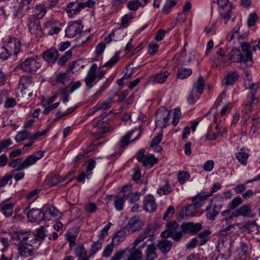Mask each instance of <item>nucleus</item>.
Wrapping results in <instances>:
<instances>
[{
    "label": "nucleus",
    "mask_w": 260,
    "mask_h": 260,
    "mask_svg": "<svg viewBox=\"0 0 260 260\" xmlns=\"http://www.w3.org/2000/svg\"><path fill=\"white\" fill-rule=\"evenodd\" d=\"M245 78V94L246 95V103L245 104V110L246 112H251L253 105H256L258 101L256 96L257 89L259 87L258 83L253 81L249 73H246Z\"/></svg>",
    "instance_id": "f257e3e1"
},
{
    "label": "nucleus",
    "mask_w": 260,
    "mask_h": 260,
    "mask_svg": "<svg viewBox=\"0 0 260 260\" xmlns=\"http://www.w3.org/2000/svg\"><path fill=\"white\" fill-rule=\"evenodd\" d=\"M179 225L175 221H172L167 223V229L161 234L162 238L171 237L173 240L179 241L182 237V230H178Z\"/></svg>",
    "instance_id": "f03ea898"
},
{
    "label": "nucleus",
    "mask_w": 260,
    "mask_h": 260,
    "mask_svg": "<svg viewBox=\"0 0 260 260\" xmlns=\"http://www.w3.org/2000/svg\"><path fill=\"white\" fill-rule=\"evenodd\" d=\"M19 88L20 92L25 98L30 97L34 89V83L31 77L29 76H23L19 81Z\"/></svg>",
    "instance_id": "7ed1b4c3"
},
{
    "label": "nucleus",
    "mask_w": 260,
    "mask_h": 260,
    "mask_svg": "<svg viewBox=\"0 0 260 260\" xmlns=\"http://www.w3.org/2000/svg\"><path fill=\"white\" fill-rule=\"evenodd\" d=\"M170 112L165 107L160 108L156 114V125L163 128L167 126L170 119Z\"/></svg>",
    "instance_id": "20e7f679"
},
{
    "label": "nucleus",
    "mask_w": 260,
    "mask_h": 260,
    "mask_svg": "<svg viewBox=\"0 0 260 260\" xmlns=\"http://www.w3.org/2000/svg\"><path fill=\"white\" fill-rule=\"evenodd\" d=\"M20 45L19 40L14 38H10L8 41L5 42L4 48L8 56L17 55L19 52Z\"/></svg>",
    "instance_id": "39448f33"
},
{
    "label": "nucleus",
    "mask_w": 260,
    "mask_h": 260,
    "mask_svg": "<svg viewBox=\"0 0 260 260\" xmlns=\"http://www.w3.org/2000/svg\"><path fill=\"white\" fill-rule=\"evenodd\" d=\"M35 245L32 243L19 242L17 246L19 255L24 257L32 256L37 248V246Z\"/></svg>",
    "instance_id": "423d86ee"
},
{
    "label": "nucleus",
    "mask_w": 260,
    "mask_h": 260,
    "mask_svg": "<svg viewBox=\"0 0 260 260\" xmlns=\"http://www.w3.org/2000/svg\"><path fill=\"white\" fill-rule=\"evenodd\" d=\"M220 16L225 20V23L231 18L232 5L229 0H216Z\"/></svg>",
    "instance_id": "0eeeda50"
},
{
    "label": "nucleus",
    "mask_w": 260,
    "mask_h": 260,
    "mask_svg": "<svg viewBox=\"0 0 260 260\" xmlns=\"http://www.w3.org/2000/svg\"><path fill=\"white\" fill-rule=\"evenodd\" d=\"M37 57L35 58H28L26 59L21 64V68L26 72L35 73L41 67L40 62L37 60Z\"/></svg>",
    "instance_id": "6e6552de"
},
{
    "label": "nucleus",
    "mask_w": 260,
    "mask_h": 260,
    "mask_svg": "<svg viewBox=\"0 0 260 260\" xmlns=\"http://www.w3.org/2000/svg\"><path fill=\"white\" fill-rule=\"evenodd\" d=\"M15 236L19 242H27L36 244L37 241V235L30 232L17 231L15 233Z\"/></svg>",
    "instance_id": "1a4fd4ad"
},
{
    "label": "nucleus",
    "mask_w": 260,
    "mask_h": 260,
    "mask_svg": "<svg viewBox=\"0 0 260 260\" xmlns=\"http://www.w3.org/2000/svg\"><path fill=\"white\" fill-rule=\"evenodd\" d=\"M45 153L44 151H39L33 154L29 155L20 164V169H24L35 164L38 160L41 159Z\"/></svg>",
    "instance_id": "9d476101"
},
{
    "label": "nucleus",
    "mask_w": 260,
    "mask_h": 260,
    "mask_svg": "<svg viewBox=\"0 0 260 260\" xmlns=\"http://www.w3.org/2000/svg\"><path fill=\"white\" fill-rule=\"evenodd\" d=\"M81 20L70 22L66 29V36L68 38H73L81 32L83 28Z\"/></svg>",
    "instance_id": "9b49d317"
},
{
    "label": "nucleus",
    "mask_w": 260,
    "mask_h": 260,
    "mask_svg": "<svg viewBox=\"0 0 260 260\" xmlns=\"http://www.w3.org/2000/svg\"><path fill=\"white\" fill-rule=\"evenodd\" d=\"M181 229H182V235L186 233L194 235L202 230V225L200 223H183L181 225Z\"/></svg>",
    "instance_id": "f8f14e48"
},
{
    "label": "nucleus",
    "mask_w": 260,
    "mask_h": 260,
    "mask_svg": "<svg viewBox=\"0 0 260 260\" xmlns=\"http://www.w3.org/2000/svg\"><path fill=\"white\" fill-rule=\"evenodd\" d=\"M143 204V209L147 212L152 213L156 210L157 208L155 198L151 195H147L145 197Z\"/></svg>",
    "instance_id": "ddd939ff"
},
{
    "label": "nucleus",
    "mask_w": 260,
    "mask_h": 260,
    "mask_svg": "<svg viewBox=\"0 0 260 260\" xmlns=\"http://www.w3.org/2000/svg\"><path fill=\"white\" fill-rule=\"evenodd\" d=\"M83 4L81 3L71 2L68 4L66 8L67 13L70 17H73L75 15L77 14L83 9Z\"/></svg>",
    "instance_id": "4468645a"
},
{
    "label": "nucleus",
    "mask_w": 260,
    "mask_h": 260,
    "mask_svg": "<svg viewBox=\"0 0 260 260\" xmlns=\"http://www.w3.org/2000/svg\"><path fill=\"white\" fill-rule=\"evenodd\" d=\"M231 244L230 241L222 240L219 241L217 249L222 256H229L231 253Z\"/></svg>",
    "instance_id": "2eb2a0df"
},
{
    "label": "nucleus",
    "mask_w": 260,
    "mask_h": 260,
    "mask_svg": "<svg viewBox=\"0 0 260 260\" xmlns=\"http://www.w3.org/2000/svg\"><path fill=\"white\" fill-rule=\"evenodd\" d=\"M44 215L40 209H32L27 213V217L31 222H39L43 219Z\"/></svg>",
    "instance_id": "dca6fc26"
},
{
    "label": "nucleus",
    "mask_w": 260,
    "mask_h": 260,
    "mask_svg": "<svg viewBox=\"0 0 260 260\" xmlns=\"http://www.w3.org/2000/svg\"><path fill=\"white\" fill-rule=\"evenodd\" d=\"M221 208V206L220 205H214L213 207H211V204L208 206L206 209L207 218L213 221L215 217L218 214Z\"/></svg>",
    "instance_id": "f3484780"
},
{
    "label": "nucleus",
    "mask_w": 260,
    "mask_h": 260,
    "mask_svg": "<svg viewBox=\"0 0 260 260\" xmlns=\"http://www.w3.org/2000/svg\"><path fill=\"white\" fill-rule=\"evenodd\" d=\"M170 75V73L167 71L160 72L151 76L150 81L152 82L162 84L166 81Z\"/></svg>",
    "instance_id": "a211bd4d"
},
{
    "label": "nucleus",
    "mask_w": 260,
    "mask_h": 260,
    "mask_svg": "<svg viewBox=\"0 0 260 260\" xmlns=\"http://www.w3.org/2000/svg\"><path fill=\"white\" fill-rule=\"evenodd\" d=\"M58 51L55 48H51L42 54L43 58L49 63L54 62L58 57Z\"/></svg>",
    "instance_id": "6ab92c4d"
},
{
    "label": "nucleus",
    "mask_w": 260,
    "mask_h": 260,
    "mask_svg": "<svg viewBox=\"0 0 260 260\" xmlns=\"http://www.w3.org/2000/svg\"><path fill=\"white\" fill-rule=\"evenodd\" d=\"M28 27L31 34L35 35L38 37H42L43 32L42 31L40 21L38 20H35L34 21H31L28 24Z\"/></svg>",
    "instance_id": "aec40b11"
},
{
    "label": "nucleus",
    "mask_w": 260,
    "mask_h": 260,
    "mask_svg": "<svg viewBox=\"0 0 260 260\" xmlns=\"http://www.w3.org/2000/svg\"><path fill=\"white\" fill-rule=\"evenodd\" d=\"M240 27H236L233 29L234 33L231 34V39H229V41H231L233 39H236L237 44H239L242 48V50L244 51V36L239 33Z\"/></svg>",
    "instance_id": "412c9836"
},
{
    "label": "nucleus",
    "mask_w": 260,
    "mask_h": 260,
    "mask_svg": "<svg viewBox=\"0 0 260 260\" xmlns=\"http://www.w3.org/2000/svg\"><path fill=\"white\" fill-rule=\"evenodd\" d=\"M142 222L137 218H132L126 225L125 229L128 232H134L138 231L141 226Z\"/></svg>",
    "instance_id": "4be33fe9"
},
{
    "label": "nucleus",
    "mask_w": 260,
    "mask_h": 260,
    "mask_svg": "<svg viewBox=\"0 0 260 260\" xmlns=\"http://www.w3.org/2000/svg\"><path fill=\"white\" fill-rule=\"evenodd\" d=\"M67 72H59L55 77V81L57 84H60L64 86H69L72 82V81L68 76Z\"/></svg>",
    "instance_id": "5701e85b"
},
{
    "label": "nucleus",
    "mask_w": 260,
    "mask_h": 260,
    "mask_svg": "<svg viewBox=\"0 0 260 260\" xmlns=\"http://www.w3.org/2000/svg\"><path fill=\"white\" fill-rule=\"evenodd\" d=\"M253 63L251 47L249 43L245 42V65L251 67Z\"/></svg>",
    "instance_id": "b1692460"
},
{
    "label": "nucleus",
    "mask_w": 260,
    "mask_h": 260,
    "mask_svg": "<svg viewBox=\"0 0 260 260\" xmlns=\"http://www.w3.org/2000/svg\"><path fill=\"white\" fill-rule=\"evenodd\" d=\"M172 245L171 241L162 240L158 242L157 247L162 253H166L170 250Z\"/></svg>",
    "instance_id": "393cba45"
},
{
    "label": "nucleus",
    "mask_w": 260,
    "mask_h": 260,
    "mask_svg": "<svg viewBox=\"0 0 260 260\" xmlns=\"http://www.w3.org/2000/svg\"><path fill=\"white\" fill-rule=\"evenodd\" d=\"M230 59L235 62H241L243 60V55L239 49L234 48L230 54Z\"/></svg>",
    "instance_id": "a878e982"
},
{
    "label": "nucleus",
    "mask_w": 260,
    "mask_h": 260,
    "mask_svg": "<svg viewBox=\"0 0 260 260\" xmlns=\"http://www.w3.org/2000/svg\"><path fill=\"white\" fill-rule=\"evenodd\" d=\"M46 13V8L44 5L36 6L33 12V15L37 20L42 18Z\"/></svg>",
    "instance_id": "bb28decb"
},
{
    "label": "nucleus",
    "mask_w": 260,
    "mask_h": 260,
    "mask_svg": "<svg viewBox=\"0 0 260 260\" xmlns=\"http://www.w3.org/2000/svg\"><path fill=\"white\" fill-rule=\"evenodd\" d=\"M79 33V36L76 39V41L79 45H82L90 39V29H87L82 32L81 31Z\"/></svg>",
    "instance_id": "cd10ccee"
},
{
    "label": "nucleus",
    "mask_w": 260,
    "mask_h": 260,
    "mask_svg": "<svg viewBox=\"0 0 260 260\" xmlns=\"http://www.w3.org/2000/svg\"><path fill=\"white\" fill-rule=\"evenodd\" d=\"M156 247L154 244L149 245L146 250V258L148 260H154L157 257Z\"/></svg>",
    "instance_id": "c85d7f7f"
},
{
    "label": "nucleus",
    "mask_w": 260,
    "mask_h": 260,
    "mask_svg": "<svg viewBox=\"0 0 260 260\" xmlns=\"http://www.w3.org/2000/svg\"><path fill=\"white\" fill-rule=\"evenodd\" d=\"M68 176H66L63 178H60L59 175H55L49 181L48 184L50 186L58 185L61 186L64 184L63 182L66 181L68 179Z\"/></svg>",
    "instance_id": "c756f323"
},
{
    "label": "nucleus",
    "mask_w": 260,
    "mask_h": 260,
    "mask_svg": "<svg viewBox=\"0 0 260 260\" xmlns=\"http://www.w3.org/2000/svg\"><path fill=\"white\" fill-rule=\"evenodd\" d=\"M258 232V228L255 220L247 222L245 224V233L248 234H256Z\"/></svg>",
    "instance_id": "7c9ffc66"
},
{
    "label": "nucleus",
    "mask_w": 260,
    "mask_h": 260,
    "mask_svg": "<svg viewBox=\"0 0 260 260\" xmlns=\"http://www.w3.org/2000/svg\"><path fill=\"white\" fill-rule=\"evenodd\" d=\"M127 251L129 254L128 260H136L142 257V253L141 250L139 249H136L135 246L131 249L127 250Z\"/></svg>",
    "instance_id": "2f4dec72"
},
{
    "label": "nucleus",
    "mask_w": 260,
    "mask_h": 260,
    "mask_svg": "<svg viewBox=\"0 0 260 260\" xmlns=\"http://www.w3.org/2000/svg\"><path fill=\"white\" fill-rule=\"evenodd\" d=\"M15 139L17 142H21L26 139L31 140V134L26 131L20 132L17 134Z\"/></svg>",
    "instance_id": "473e14b6"
},
{
    "label": "nucleus",
    "mask_w": 260,
    "mask_h": 260,
    "mask_svg": "<svg viewBox=\"0 0 260 260\" xmlns=\"http://www.w3.org/2000/svg\"><path fill=\"white\" fill-rule=\"evenodd\" d=\"M114 103V101L111 98H109L105 101L98 103L96 104V108L99 110H105L110 108Z\"/></svg>",
    "instance_id": "72a5a7b5"
},
{
    "label": "nucleus",
    "mask_w": 260,
    "mask_h": 260,
    "mask_svg": "<svg viewBox=\"0 0 260 260\" xmlns=\"http://www.w3.org/2000/svg\"><path fill=\"white\" fill-rule=\"evenodd\" d=\"M157 158L153 155H146L143 161L142 162L145 167H151L157 162Z\"/></svg>",
    "instance_id": "f704fd0d"
},
{
    "label": "nucleus",
    "mask_w": 260,
    "mask_h": 260,
    "mask_svg": "<svg viewBox=\"0 0 260 260\" xmlns=\"http://www.w3.org/2000/svg\"><path fill=\"white\" fill-rule=\"evenodd\" d=\"M238 75L236 72H233L227 75L225 79L224 84L226 86L231 85L233 84L237 80Z\"/></svg>",
    "instance_id": "c9c22d12"
},
{
    "label": "nucleus",
    "mask_w": 260,
    "mask_h": 260,
    "mask_svg": "<svg viewBox=\"0 0 260 260\" xmlns=\"http://www.w3.org/2000/svg\"><path fill=\"white\" fill-rule=\"evenodd\" d=\"M172 191V189L168 182H166L164 185H161L159 189L157 191V193L160 196L164 194H169Z\"/></svg>",
    "instance_id": "e433bc0d"
},
{
    "label": "nucleus",
    "mask_w": 260,
    "mask_h": 260,
    "mask_svg": "<svg viewBox=\"0 0 260 260\" xmlns=\"http://www.w3.org/2000/svg\"><path fill=\"white\" fill-rule=\"evenodd\" d=\"M192 73L190 69L180 68L178 71L177 77L180 79H184L189 77Z\"/></svg>",
    "instance_id": "4c0bfd02"
},
{
    "label": "nucleus",
    "mask_w": 260,
    "mask_h": 260,
    "mask_svg": "<svg viewBox=\"0 0 260 260\" xmlns=\"http://www.w3.org/2000/svg\"><path fill=\"white\" fill-rule=\"evenodd\" d=\"M23 169H20V165H19L18 168L16 169H14L12 171V174H10V175H12V177H13L15 180L17 181L22 179L25 175L24 172L22 171Z\"/></svg>",
    "instance_id": "58836bf2"
},
{
    "label": "nucleus",
    "mask_w": 260,
    "mask_h": 260,
    "mask_svg": "<svg viewBox=\"0 0 260 260\" xmlns=\"http://www.w3.org/2000/svg\"><path fill=\"white\" fill-rule=\"evenodd\" d=\"M1 212L7 217L11 216L13 212V204H7L4 205L1 209Z\"/></svg>",
    "instance_id": "ea45409f"
},
{
    "label": "nucleus",
    "mask_w": 260,
    "mask_h": 260,
    "mask_svg": "<svg viewBox=\"0 0 260 260\" xmlns=\"http://www.w3.org/2000/svg\"><path fill=\"white\" fill-rule=\"evenodd\" d=\"M72 55V51L69 50L64 53L57 61V63L59 66H64Z\"/></svg>",
    "instance_id": "a19ab883"
},
{
    "label": "nucleus",
    "mask_w": 260,
    "mask_h": 260,
    "mask_svg": "<svg viewBox=\"0 0 260 260\" xmlns=\"http://www.w3.org/2000/svg\"><path fill=\"white\" fill-rule=\"evenodd\" d=\"M98 74H93L87 73V76L85 79L86 85L89 88H91L93 86V82L98 78Z\"/></svg>",
    "instance_id": "79ce46f5"
},
{
    "label": "nucleus",
    "mask_w": 260,
    "mask_h": 260,
    "mask_svg": "<svg viewBox=\"0 0 260 260\" xmlns=\"http://www.w3.org/2000/svg\"><path fill=\"white\" fill-rule=\"evenodd\" d=\"M175 209L174 206L170 205L164 213L163 219L166 221H169L172 218Z\"/></svg>",
    "instance_id": "37998d69"
},
{
    "label": "nucleus",
    "mask_w": 260,
    "mask_h": 260,
    "mask_svg": "<svg viewBox=\"0 0 260 260\" xmlns=\"http://www.w3.org/2000/svg\"><path fill=\"white\" fill-rule=\"evenodd\" d=\"M258 19V16L255 12L250 13L247 18V24L250 27L255 25V22Z\"/></svg>",
    "instance_id": "c03bdc74"
},
{
    "label": "nucleus",
    "mask_w": 260,
    "mask_h": 260,
    "mask_svg": "<svg viewBox=\"0 0 260 260\" xmlns=\"http://www.w3.org/2000/svg\"><path fill=\"white\" fill-rule=\"evenodd\" d=\"M176 1L174 0H167L165 5L162 9V12L164 13H168L170 10L176 4Z\"/></svg>",
    "instance_id": "a18cd8bd"
},
{
    "label": "nucleus",
    "mask_w": 260,
    "mask_h": 260,
    "mask_svg": "<svg viewBox=\"0 0 260 260\" xmlns=\"http://www.w3.org/2000/svg\"><path fill=\"white\" fill-rule=\"evenodd\" d=\"M41 189L36 188L31 191L27 193L25 195V198L27 200H35L37 198L38 194L40 192Z\"/></svg>",
    "instance_id": "49530a36"
},
{
    "label": "nucleus",
    "mask_w": 260,
    "mask_h": 260,
    "mask_svg": "<svg viewBox=\"0 0 260 260\" xmlns=\"http://www.w3.org/2000/svg\"><path fill=\"white\" fill-rule=\"evenodd\" d=\"M205 86V80L204 78L202 76H200L198 78L197 84L196 85V88L197 90V91L201 94L203 93L204 89Z\"/></svg>",
    "instance_id": "de8ad7c7"
},
{
    "label": "nucleus",
    "mask_w": 260,
    "mask_h": 260,
    "mask_svg": "<svg viewBox=\"0 0 260 260\" xmlns=\"http://www.w3.org/2000/svg\"><path fill=\"white\" fill-rule=\"evenodd\" d=\"M124 198L119 196H116L114 201V206L116 210L120 211L122 210L124 204Z\"/></svg>",
    "instance_id": "09e8293b"
},
{
    "label": "nucleus",
    "mask_w": 260,
    "mask_h": 260,
    "mask_svg": "<svg viewBox=\"0 0 260 260\" xmlns=\"http://www.w3.org/2000/svg\"><path fill=\"white\" fill-rule=\"evenodd\" d=\"M50 234L48 233L47 229L41 226L37 230V238H39L41 239H44L46 237H49Z\"/></svg>",
    "instance_id": "8fccbe9b"
},
{
    "label": "nucleus",
    "mask_w": 260,
    "mask_h": 260,
    "mask_svg": "<svg viewBox=\"0 0 260 260\" xmlns=\"http://www.w3.org/2000/svg\"><path fill=\"white\" fill-rule=\"evenodd\" d=\"M45 214H48L52 217H58L60 212L53 206L48 207L45 210Z\"/></svg>",
    "instance_id": "3c124183"
},
{
    "label": "nucleus",
    "mask_w": 260,
    "mask_h": 260,
    "mask_svg": "<svg viewBox=\"0 0 260 260\" xmlns=\"http://www.w3.org/2000/svg\"><path fill=\"white\" fill-rule=\"evenodd\" d=\"M242 203V199L240 197H237L233 199L232 201L229 204L228 208L230 210H233Z\"/></svg>",
    "instance_id": "603ef678"
},
{
    "label": "nucleus",
    "mask_w": 260,
    "mask_h": 260,
    "mask_svg": "<svg viewBox=\"0 0 260 260\" xmlns=\"http://www.w3.org/2000/svg\"><path fill=\"white\" fill-rule=\"evenodd\" d=\"M97 206L96 204L92 202H89L85 205V210L89 213H93L97 210Z\"/></svg>",
    "instance_id": "864d4df0"
},
{
    "label": "nucleus",
    "mask_w": 260,
    "mask_h": 260,
    "mask_svg": "<svg viewBox=\"0 0 260 260\" xmlns=\"http://www.w3.org/2000/svg\"><path fill=\"white\" fill-rule=\"evenodd\" d=\"M148 231H144L143 233H141L139 237L135 240L133 244L135 247L137 246L140 243L143 241L148 237Z\"/></svg>",
    "instance_id": "5fc2aeb1"
},
{
    "label": "nucleus",
    "mask_w": 260,
    "mask_h": 260,
    "mask_svg": "<svg viewBox=\"0 0 260 260\" xmlns=\"http://www.w3.org/2000/svg\"><path fill=\"white\" fill-rule=\"evenodd\" d=\"M181 115V111L179 109L176 108L174 110L173 119L172 123L173 125L176 126L179 122V119Z\"/></svg>",
    "instance_id": "6e6d98bb"
},
{
    "label": "nucleus",
    "mask_w": 260,
    "mask_h": 260,
    "mask_svg": "<svg viewBox=\"0 0 260 260\" xmlns=\"http://www.w3.org/2000/svg\"><path fill=\"white\" fill-rule=\"evenodd\" d=\"M189 177V175L186 172H180L178 174V178L180 183L183 184L186 180Z\"/></svg>",
    "instance_id": "4d7b16f0"
},
{
    "label": "nucleus",
    "mask_w": 260,
    "mask_h": 260,
    "mask_svg": "<svg viewBox=\"0 0 260 260\" xmlns=\"http://www.w3.org/2000/svg\"><path fill=\"white\" fill-rule=\"evenodd\" d=\"M220 187H221V185L219 183H215L214 184H213V185L212 187V191L210 193L207 194L203 196H201L199 195V196L201 199H206L207 198L212 196V193L213 192L217 191L220 188Z\"/></svg>",
    "instance_id": "13d9d810"
},
{
    "label": "nucleus",
    "mask_w": 260,
    "mask_h": 260,
    "mask_svg": "<svg viewBox=\"0 0 260 260\" xmlns=\"http://www.w3.org/2000/svg\"><path fill=\"white\" fill-rule=\"evenodd\" d=\"M140 196V193L138 192L135 193L132 192V194H130L127 198L128 199L129 202L133 203L139 200Z\"/></svg>",
    "instance_id": "bf43d9fd"
},
{
    "label": "nucleus",
    "mask_w": 260,
    "mask_h": 260,
    "mask_svg": "<svg viewBox=\"0 0 260 260\" xmlns=\"http://www.w3.org/2000/svg\"><path fill=\"white\" fill-rule=\"evenodd\" d=\"M113 245L112 244L108 245L105 248L103 253V256L105 257H109L113 250Z\"/></svg>",
    "instance_id": "052dcab7"
},
{
    "label": "nucleus",
    "mask_w": 260,
    "mask_h": 260,
    "mask_svg": "<svg viewBox=\"0 0 260 260\" xmlns=\"http://www.w3.org/2000/svg\"><path fill=\"white\" fill-rule=\"evenodd\" d=\"M255 215V213L252 210L250 205H245V217L253 218Z\"/></svg>",
    "instance_id": "680f3d73"
},
{
    "label": "nucleus",
    "mask_w": 260,
    "mask_h": 260,
    "mask_svg": "<svg viewBox=\"0 0 260 260\" xmlns=\"http://www.w3.org/2000/svg\"><path fill=\"white\" fill-rule=\"evenodd\" d=\"M140 7L136 0H132L128 2L127 5L128 9L131 11H136Z\"/></svg>",
    "instance_id": "e2e57ef3"
},
{
    "label": "nucleus",
    "mask_w": 260,
    "mask_h": 260,
    "mask_svg": "<svg viewBox=\"0 0 260 260\" xmlns=\"http://www.w3.org/2000/svg\"><path fill=\"white\" fill-rule=\"evenodd\" d=\"M11 144L12 141L9 139L0 141V152L6 149Z\"/></svg>",
    "instance_id": "0e129e2a"
},
{
    "label": "nucleus",
    "mask_w": 260,
    "mask_h": 260,
    "mask_svg": "<svg viewBox=\"0 0 260 260\" xmlns=\"http://www.w3.org/2000/svg\"><path fill=\"white\" fill-rule=\"evenodd\" d=\"M119 60V55L116 53L114 56L108 62L105 63L104 67H111Z\"/></svg>",
    "instance_id": "69168bd1"
},
{
    "label": "nucleus",
    "mask_w": 260,
    "mask_h": 260,
    "mask_svg": "<svg viewBox=\"0 0 260 260\" xmlns=\"http://www.w3.org/2000/svg\"><path fill=\"white\" fill-rule=\"evenodd\" d=\"M162 138V134L159 133L157 136L154 137L150 143V146L154 147L158 144L161 141Z\"/></svg>",
    "instance_id": "338daca9"
},
{
    "label": "nucleus",
    "mask_w": 260,
    "mask_h": 260,
    "mask_svg": "<svg viewBox=\"0 0 260 260\" xmlns=\"http://www.w3.org/2000/svg\"><path fill=\"white\" fill-rule=\"evenodd\" d=\"M158 45L155 43H151L149 45L148 52L151 55H153L158 50Z\"/></svg>",
    "instance_id": "774afa93"
}]
</instances>
